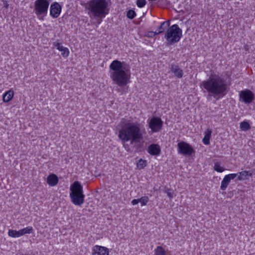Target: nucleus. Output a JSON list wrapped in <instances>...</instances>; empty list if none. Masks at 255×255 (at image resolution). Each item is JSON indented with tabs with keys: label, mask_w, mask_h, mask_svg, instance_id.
Masks as SVG:
<instances>
[{
	"label": "nucleus",
	"mask_w": 255,
	"mask_h": 255,
	"mask_svg": "<svg viewBox=\"0 0 255 255\" xmlns=\"http://www.w3.org/2000/svg\"><path fill=\"white\" fill-rule=\"evenodd\" d=\"M139 202L141 203V206H145L147 204L149 201V198L147 196H144L141 197L140 198L138 199Z\"/></svg>",
	"instance_id": "nucleus-27"
},
{
	"label": "nucleus",
	"mask_w": 255,
	"mask_h": 255,
	"mask_svg": "<svg viewBox=\"0 0 255 255\" xmlns=\"http://www.w3.org/2000/svg\"><path fill=\"white\" fill-rule=\"evenodd\" d=\"M240 100L246 104H250L255 99L254 93L250 90L241 91L239 94Z\"/></svg>",
	"instance_id": "nucleus-10"
},
{
	"label": "nucleus",
	"mask_w": 255,
	"mask_h": 255,
	"mask_svg": "<svg viewBox=\"0 0 255 255\" xmlns=\"http://www.w3.org/2000/svg\"><path fill=\"white\" fill-rule=\"evenodd\" d=\"M62 7L59 3L57 2H54L52 3L50 7V15L53 18L58 17L61 12Z\"/></svg>",
	"instance_id": "nucleus-11"
},
{
	"label": "nucleus",
	"mask_w": 255,
	"mask_h": 255,
	"mask_svg": "<svg viewBox=\"0 0 255 255\" xmlns=\"http://www.w3.org/2000/svg\"><path fill=\"white\" fill-rule=\"evenodd\" d=\"M135 16H136V13L133 10L129 9L127 11V16L128 18L132 19L134 18Z\"/></svg>",
	"instance_id": "nucleus-29"
},
{
	"label": "nucleus",
	"mask_w": 255,
	"mask_h": 255,
	"mask_svg": "<svg viewBox=\"0 0 255 255\" xmlns=\"http://www.w3.org/2000/svg\"><path fill=\"white\" fill-rule=\"evenodd\" d=\"M200 86L208 93L207 99L208 100L213 97L218 100L227 94V84L225 80L214 72L211 73L208 79L202 81Z\"/></svg>",
	"instance_id": "nucleus-1"
},
{
	"label": "nucleus",
	"mask_w": 255,
	"mask_h": 255,
	"mask_svg": "<svg viewBox=\"0 0 255 255\" xmlns=\"http://www.w3.org/2000/svg\"><path fill=\"white\" fill-rule=\"evenodd\" d=\"M92 255H109V249L105 247L95 245L92 249Z\"/></svg>",
	"instance_id": "nucleus-12"
},
{
	"label": "nucleus",
	"mask_w": 255,
	"mask_h": 255,
	"mask_svg": "<svg viewBox=\"0 0 255 255\" xmlns=\"http://www.w3.org/2000/svg\"><path fill=\"white\" fill-rule=\"evenodd\" d=\"M147 165V161L140 159L137 163V166L140 169H142Z\"/></svg>",
	"instance_id": "nucleus-26"
},
{
	"label": "nucleus",
	"mask_w": 255,
	"mask_h": 255,
	"mask_svg": "<svg viewBox=\"0 0 255 255\" xmlns=\"http://www.w3.org/2000/svg\"><path fill=\"white\" fill-rule=\"evenodd\" d=\"M124 147L125 148V149L128 152H131V149L129 147V146L128 144H124Z\"/></svg>",
	"instance_id": "nucleus-33"
},
{
	"label": "nucleus",
	"mask_w": 255,
	"mask_h": 255,
	"mask_svg": "<svg viewBox=\"0 0 255 255\" xmlns=\"http://www.w3.org/2000/svg\"><path fill=\"white\" fill-rule=\"evenodd\" d=\"M153 33L155 34V35L160 34L161 33H158V31H155V32H153Z\"/></svg>",
	"instance_id": "nucleus-37"
},
{
	"label": "nucleus",
	"mask_w": 255,
	"mask_h": 255,
	"mask_svg": "<svg viewBox=\"0 0 255 255\" xmlns=\"http://www.w3.org/2000/svg\"><path fill=\"white\" fill-rule=\"evenodd\" d=\"M58 178L54 174H50L47 178V183L51 186H54L57 184Z\"/></svg>",
	"instance_id": "nucleus-16"
},
{
	"label": "nucleus",
	"mask_w": 255,
	"mask_h": 255,
	"mask_svg": "<svg viewBox=\"0 0 255 255\" xmlns=\"http://www.w3.org/2000/svg\"><path fill=\"white\" fill-rule=\"evenodd\" d=\"M22 236L25 234H30L33 232V229L32 227L28 226L20 230Z\"/></svg>",
	"instance_id": "nucleus-25"
},
{
	"label": "nucleus",
	"mask_w": 255,
	"mask_h": 255,
	"mask_svg": "<svg viewBox=\"0 0 255 255\" xmlns=\"http://www.w3.org/2000/svg\"><path fill=\"white\" fill-rule=\"evenodd\" d=\"M237 175L238 174L232 173L226 175L225 176L226 177L228 178V179L229 180V181H231L232 179H234V178H235L237 176Z\"/></svg>",
	"instance_id": "nucleus-32"
},
{
	"label": "nucleus",
	"mask_w": 255,
	"mask_h": 255,
	"mask_svg": "<svg viewBox=\"0 0 255 255\" xmlns=\"http://www.w3.org/2000/svg\"><path fill=\"white\" fill-rule=\"evenodd\" d=\"M138 203H139L138 199H133V200H132L131 201V204L133 205H135L137 204Z\"/></svg>",
	"instance_id": "nucleus-36"
},
{
	"label": "nucleus",
	"mask_w": 255,
	"mask_h": 255,
	"mask_svg": "<svg viewBox=\"0 0 255 255\" xmlns=\"http://www.w3.org/2000/svg\"><path fill=\"white\" fill-rule=\"evenodd\" d=\"M88 14L97 17H105L109 13V8L107 0H90L87 3Z\"/></svg>",
	"instance_id": "nucleus-4"
},
{
	"label": "nucleus",
	"mask_w": 255,
	"mask_h": 255,
	"mask_svg": "<svg viewBox=\"0 0 255 255\" xmlns=\"http://www.w3.org/2000/svg\"><path fill=\"white\" fill-rule=\"evenodd\" d=\"M109 68L110 78L116 84L123 87L128 83L129 67L126 62L115 60L110 65Z\"/></svg>",
	"instance_id": "nucleus-3"
},
{
	"label": "nucleus",
	"mask_w": 255,
	"mask_h": 255,
	"mask_svg": "<svg viewBox=\"0 0 255 255\" xmlns=\"http://www.w3.org/2000/svg\"><path fill=\"white\" fill-rule=\"evenodd\" d=\"M149 1H156V0H148Z\"/></svg>",
	"instance_id": "nucleus-38"
},
{
	"label": "nucleus",
	"mask_w": 255,
	"mask_h": 255,
	"mask_svg": "<svg viewBox=\"0 0 255 255\" xmlns=\"http://www.w3.org/2000/svg\"><path fill=\"white\" fill-rule=\"evenodd\" d=\"M214 169L218 172H222L224 170V168L220 166V164L219 162L214 163Z\"/></svg>",
	"instance_id": "nucleus-28"
},
{
	"label": "nucleus",
	"mask_w": 255,
	"mask_h": 255,
	"mask_svg": "<svg viewBox=\"0 0 255 255\" xmlns=\"http://www.w3.org/2000/svg\"><path fill=\"white\" fill-rule=\"evenodd\" d=\"M240 128L244 131L251 129V126L248 122L243 121L240 123Z\"/></svg>",
	"instance_id": "nucleus-24"
},
{
	"label": "nucleus",
	"mask_w": 255,
	"mask_h": 255,
	"mask_svg": "<svg viewBox=\"0 0 255 255\" xmlns=\"http://www.w3.org/2000/svg\"><path fill=\"white\" fill-rule=\"evenodd\" d=\"M2 1L3 2V6L6 8H7L9 6L8 3V0H2Z\"/></svg>",
	"instance_id": "nucleus-34"
},
{
	"label": "nucleus",
	"mask_w": 255,
	"mask_h": 255,
	"mask_svg": "<svg viewBox=\"0 0 255 255\" xmlns=\"http://www.w3.org/2000/svg\"><path fill=\"white\" fill-rule=\"evenodd\" d=\"M70 198L75 205L81 206L84 202L83 186L79 181H75L70 187Z\"/></svg>",
	"instance_id": "nucleus-5"
},
{
	"label": "nucleus",
	"mask_w": 255,
	"mask_h": 255,
	"mask_svg": "<svg viewBox=\"0 0 255 255\" xmlns=\"http://www.w3.org/2000/svg\"><path fill=\"white\" fill-rule=\"evenodd\" d=\"M170 69L176 78L181 79L183 77L184 74L183 71L178 65L171 64L170 65Z\"/></svg>",
	"instance_id": "nucleus-13"
},
{
	"label": "nucleus",
	"mask_w": 255,
	"mask_h": 255,
	"mask_svg": "<svg viewBox=\"0 0 255 255\" xmlns=\"http://www.w3.org/2000/svg\"><path fill=\"white\" fill-rule=\"evenodd\" d=\"M149 128L152 132H157L159 131L163 126V122L160 118L153 117L149 119L147 121Z\"/></svg>",
	"instance_id": "nucleus-8"
},
{
	"label": "nucleus",
	"mask_w": 255,
	"mask_h": 255,
	"mask_svg": "<svg viewBox=\"0 0 255 255\" xmlns=\"http://www.w3.org/2000/svg\"><path fill=\"white\" fill-rule=\"evenodd\" d=\"M148 37L152 38L155 36V34L153 33V31H149L146 35Z\"/></svg>",
	"instance_id": "nucleus-35"
},
{
	"label": "nucleus",
	"mask_w": 255,
	"mask_h": 255,
	"mask_svg": "<svg viewBox=\"0 0 255 255\" xmlns=\"http://www.w3.org/2000/svg\"><path fill=\"white\" fill-rule=\"evenodd\" d=\"M147 152L151 155H159L161 152L160 146L157 144H151L147 148Z\"/></svg>",
	"instance_id": "nucleus-14"
},
{
	"label": "nucleus",
	"mask_w": 255,
	"mask_h": 255,
	"mask_svg": "<svg viewBox=\"0 0 255 255\" xmlns=\"http://www.w3.org/2000/svg\"><path fill=\"white\" fill-rule=\"evenodd\" d=\"M118 137L123 143H125L128 141H130V144L135 143L134 147L136 148L137 151L141 145L137 143L143 138V133L140 128V124L128 123L125 124L119 130Z\"/></svg>",
	"instance_id": "nucleus-2"
},
{
	"label": "nucleus",
	"mask_w": 255,
	"mask_h": 255,
	"mask_svg": "<svg viewBox=\"0 0 255 255\" xmlns=\"http://www.w3.org/2000/svg\"><path fill=\"white\" fill-rule=\"evenodd\" d=\"M178 153L184 155L190 156L194 152V150L192 146L189 143L185 141H181L177 144Z\"/></svg>",
	"instance_id": "nucleus-9"
},
{
	"label": "nucleus",
	"mask_w": 255,
	"mask_h": 255,
	"mask_svg": "<svg viewBox=\"0 0 255 255\" xmlns=\"http://www.w3.org/2000/svg\"><path fill=\"white\" fill-rule=\"evenodd\" d=\"M49 2L48 0H36L34 2L33 12L37 18L43 20L48 13Z\"/></svg>",
	"instance_id": "nucleus-7"
},
{
	"label": "nucleus",
	"mask_w": 255,
	"mask_h": 255,
	"mask_svg": "<svg viewBox=\"0 0 255 255\" xmlns=\"http://www.w3.org/2000/svg\"><path fill=\"white\" fill-rule=\"evenodd\" d=\"M230 181L226 177H224L223 180L221 182V185L220 188L222 190H225L227 188Z\"/></svg>",
	"instance_id": "nucleus-23"
},
{
	"label": "nucleus",
	"mask_w": 255,
	"mask_h": 255,
	"mask_svg": "<svg viewBox=\"0 0 255 255\" xmlns=\"http://www.w3.org/2000/svg\"><path fill=\"white\" fill-rule=\"evenodd\" d=\"M101 21H100L98 22V24L101 23Z\"/></svg>",
	"instance_id": "nucleus-39"
},
{
	"label": "nucleus",
	"mask_w": 255,
	"mask_h": 255,
	"mask_svg": "<svg viewBox=\"0 0 255 255\" xmlns=\"http://www.w3.org/2000/svg\"><path fill=\"white\" fill-rule=\"evenodd\" d=\"M165 192L167 194L169 198L171 199L173 197V192L171 189H167Z\"/></svg>",
	"instance_id": "nucleus-31"
},
{
	"label": "nucleus",
	"mask_w": 255,
	"mask_h": 255,
	"mask_svg": "<svg viewBox=\"0 0 255 255\" xmlns=\"http://www.w3.org/2000/svg\"><path fill=\"white\" fill-rule=\"evenodd\" d=\"M252 173L250 171H243L238 173L237 179L238 180H244L249 178V177L252 176Z\"/></svg>",
	"instance_id": "nucleus-17"
},
{
	"label": "nucleus",
	"mask_w": 255,
	"mask_h": 255,
	"mask_svg": "<svg viewBox=\"0 0 255 255\" xmlns=\"http://www.w3.org/2000/svg\"><path fill=\"white\" fill-rule=\"evenodd\" d=\"M146 4V1L145 0H137L136 5L138 7L141 8L144 7Z\"/></svg>",
	"instance_id": "nucleus-30"
},
{
	"label": "nucleus",
	"mask_w": 255,
	"mask_h": 255,
	"mask_svg": "<svg viewBox=\"0 0 255 255\" xmlns=\"http://www.w3.org/2000/svg\"><path fill=\"white\" fill-rule=\"evenodd\" d=\"M182 37V29L176 24L170 26L164 36V38L166 40L167 45H172L178 42Z\"/></svg>",
	"instance_id": "nucleus-6"
},
{
	"label": "nucleus",
	"mask_w": 255,
	"mask_h": 255,
	"mask_svg": "<svg viewBox=\"0 0 255 255\" xmlns=\"http://www.w3.org/2000/svg\"><path fill=\"white\" fill-rule=\"evenodd\" d=\"M14 92L12 90L6 91L3 95V101L5 103L9 102L13 98Z\"/></svg>",
	"instance_id": "nucleus-20"
},
{
	"label": "nucleus",
	"mask_w": 255,
	"mask_h": 255,
	"mask_svg": "<svg viewBox=\"0 0 255 255\" xmlns=\"http://www.w3.org/2000/svg\"><path fill=\"white\" fill-rule=\"evenodd\" d=\"M154 255H166V252L161 246H157L154 250Z\"/></svg>",
	"instance_id": "nucleus-22"
},
{
	"label": "nucleus",
	"mask_w": 255,
	"mask_h": 255,
	"mask_svg": "<svg viewBox=\"0 0 255 255\" xmlns=\"http://www.w3.org/2000/svg\"><path fill=\"white\" fill-rule=\"evenodd\" d=\"M53 46L56 48L59 51L61 52V55L63 57H67L69 55V49L67 47L63 46L61 43L58 41H55L53 43Z\"/></svg>",
	"instance_id": "nucleus-15"
},
{
	"label": "nucleus",
	"mask_w": 255,
	"mask_h": 255,
	"mask_svg": "<svg viewBox=\"0 0 255 255\" xmlns=\"http://www.w3.org/2000/svg\"><path fill=\"white\" fill-rule=\"evenodd\" d=\"M8 235L9 237L12 238H18L22 236L20 230L16 231L9 229L8 231Z\"/></svg>",
	"instance_id": "nucleus-21"
},
{
	"label": "nucleus",
	"mask_w": 255,
	"mask_h": 255,
	"mask_svg": "<svg viewBox=\"0 0 255 255\" xmlns=\"http://www.w3.org/2000/svg\"><path fill=\"white\" fill-rule=\"evenodd\" d=\"M212 131L210 128H207L204 132V137L203 138L202 141L205 145H209L210 144V139L211 137Z\"/></svg>",
	"instance_id": "nucleus-18"
},
{
	"label": "nucleus",
	"mask_w": 255,
	"mask_h": 255,
	"mask_svg": "<svg viewBox=\"0 0 255 255\" xmlns=\"http://www.w3.org/2000/svg\"><path fill=\"white\" fill-rule=\"evenodd\" d=\"M170 25V22L169 21H165L161 23L157 28L158 33H163L166 30L169 28Z\"/></svg>",
	"instance_id": "nucleus-19"
}]
</instances>
